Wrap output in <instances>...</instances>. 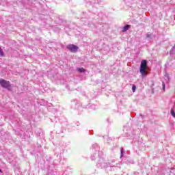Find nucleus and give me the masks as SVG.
Returning a JSON list of instances; mask_svg holds the SVG:
<instances>
[{
	"label": "nucleus",
	"mask_w": 175,
	"mask_h": 175,
	"mask_svg": "<svg viewBox=\"0 0 175 175\" xmlns=\"http://www.w3.org/2000/svg\"><path fill=\"white\" fill-rule=\"evenodd\" d=\"M77 70L78 72H80L81 73H83V72H85V69H84L83 68H78L77 69Z\"/></svg>",
	"instance_id": "obj_5"
},
{
	"label": "nucleus",
	"mask_w": 175,
	"mask_h": 175,
	"mask_svg": "<svg viewBox=\"0 0 175 175\" xmlns=\"http://www.w3.org/2000/svg\"><path fill=\"white\" fill-rule=\"evenodd\" d=\"M171 115L172 116V117H175V112L174 109H171Z\"/></svg>",
	"instance_id": "obj_6"
},
{
	"label": "nucleus",
	"mask_w": 175,
	"mask_h": 175,
	"mask_svg": "<svg viewBox=\"0 0 175 175\" xmlns=\"http://www.w3.org/2000/svg\"><path fill=\"white\" fill-rule=\"evenodd\" d=\"M132 90H133V92H135V91H136V86L135 85H133Z\"/></svg>",
	"instance_id": "obj_8"
},
{
	"label": "nucleus",
	"mask_w": 175,
	"mask_h": 175,
	"mask_svg": "<svg viewBox=\"0 0 175 175\" xmlns=\"http://www.w3.org/2000/svg\"><path fill=\"white\" fill-rule=\"evenodd\" d=\"M67 49L72 53H76L79 50V47L75 44H70L67 46Z\"/></svg>",
	"instance_id": "obj_3"
},
{
	"label": "nucleus",
	"mask_w": 175,
	"mask_h": 175,
	"mask_svg": "<svg viewBox=\"0 0 175 175\" xmlns=\"http://www.w3.org/2000/svg\"><path fill=\"white\" fill-rule=\"evenodd\" d=\"M123 151H124V148H121V157H122V155H123V154H122Z\"/></svg>",
	"instance_id": "obj_10"
},
{
	"label": "nucleus",
	"mask_w": 175,
	"mask_h": 175,
	"mask_svg": "<svg viewBox=\"0 0 175 175\" xmlns=\"http://www.w3.org/2000/svg\"><path fill=\"white\" fill-rule=\"evenodd\" d=\"M162 85H163V91H165V82H163Z\"/></svg>",
	"instance_id": "obj_9"
},
{
	"label": "nucleus",
	"mask_w": 175,
	"mask_h": 175,
	"mask_svg": "<svg viewBox=\"0 0 175 175\" xmlns=\"http://www.w3.org/2000/svg\"><path fill=\"white\" fill-rule=\"evenodd\" d=\"M0 173H2V170H0Z\"/></svg>",
	"instance_id": "obj_11"
},
{
	"label": "nucleus",
	"mask_w": 175,
	"mask_h": 175,
	"mask_svg": "<svg viewBox=\"0 0 175 175\" xmlns=\"http://www.w3.org/2000/svg\"><path fill=\"white\" fill-rule=\"evenodd\" d=\"M131 26L129 25H126V26L124 27L123 28V32H126V31H128L129 29V27Z\"/></svg>",
	"instance_id": "obj_4"
},
{
	"label": "nucleus",
	"mask_w": 175,
	"mask_h": 175,
	"mask_svg": "<svg viewBox=\"0 0 175 175\" xmlns=\"http://www.w3.org/2000/svg\"><path fill=\"white\" fill-rule=\"evenodd\" d=\"M0 85L3 88H6V90H8L9 91L12 90V85L10 84V82H9V81H6L5 79H1Z\"/></svg>",
	"instance_id": "obj_2"
},
{
	"label": "nucleus",
	"mask_w": 175,
	"mask_h": 175,
	"mask_svg": "<svg viewBox=\"0 0 175 175\" xmlns=\"http://www.w3.org/2000/svg\"><path fill=\"white\" fill-rule=\"evenodd\" d=\"M139 72L142 77H145V76H147V61L146 60L142 61Z\"/></svg>",
	"instance_id": "obj_1"
},
{
	"label": "nucleus",
	"mask_w": 175,
	"mask_h": 175,
	"mask_svg": "<svg viewBox=\"0 0 175 175\" xmlns=\"http://www.w3.org/2000/svg\"><path fill=\"white\" fill-rule=\"evenodd\" d=\"M0 55L1 57H3V51H2V49L0 48Z\"/></svg>",
	"instance_id": "obj_7"
}]
</instances>
